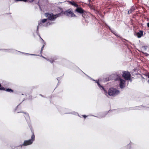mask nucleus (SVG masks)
Segmentation results:
<instances>
[{"mask_svg":"<svg viewBox=\"0 0 149 149\" xmlns=\"http://www.w3.org/2000/svg\"><path fill=\"white\" fill-rule=\"evenodd\" d=\"M58 78H57V80H58Z\"/></svg>","mask_w":149,"mask_h":149,"instance_id":"nucleus-40","label":"nucleus"},{"mask_svg":"<svg viewBox=\"0 0 149 149\" xmlns=\"http://www.w3.org/2000/svg\"><path fill=\"white\" fill-rule=\"evenodd\" d=\"M108 27L109 30L111 31V32H112V31H113V30L111 29V28L109 26H108Z\"/></svg>","mask_w":149,"mask_h":149,"instance_id":"nucleus-28","label":"nucleus"},{"mask_svg":"<svg viewBox=\"0 0 149 149\" xmlns=\"http://www.w3.org/2000/svg\"><path fill=\"white\" fill-rule=\"evenodd\" d=\"M64 15L68 16H70L71 17H76L75 15L72 11L71 8L69 9L64 11Z\"/></svg>","mask_w":149,"mask_h":149,"instance_id":"nucleus-6","label":"nucleus"},{"mask_svg":"<svg viewBox=\"0 0 149 149\" xmlns=\"http://www.w3.org/2000/svg\"><path fill=\"white\" fill-rule=\"evenodd\" d=\"M42 57L43 58L45 59H47V61H49L51 63H53V62L54 61V60H49V59H47L46 58L43 56H42Z\"/></svg>","mask_w":149,"mask_h":149,"instance_id":"nucleus-21","label":"nucleus"},{"mask_svg":"<svg viewBox=\"0 0 149 149\" xmlns=\"http://www.w3.org/2000/svg\"><path fill=\"white\" fill-rule=\"evenodd\" d=\"M21 104V103H20L17 106V108H16V109H17L18 107ZM15 111H16V112L17 113H20V112H22V111H17V109H16L15 110Z\"/></svg>","mask_w":149,"mask_h":149,"instance_id":"nucleus-23","label":"nucleus"},{"mask_svg":"<svg viewBox=\"0 0 149 149\" xmlns=\"http://www.w3.org/2000/svg\"><path fill=\"white\" fill-rule=\"evenodd\" d=\"M5 91H7V92H13V91L10 88H7L6 89V90H5Z\"/></svg>","mask_w":149,"mask_h":149,"instance_id":"nucleus-20","label":"nucleus"},{"mask_svg":"<svg viewBox=\"0 0 149 149\" xmlns=\"http://www.w3.org/2000/svg\"><path fill=\"white\" fill-rule=\"evenodd\" d=\"M135 7L132 6L129 10V12H130V13H132V12H133L135 10Z\"/></svg>","mask_w":149,"mask_h":149,"instance_id":"nucleus-16","label":"nucleus"},{"mask_svg":"<svg viewBox=\"0 0 149 149\" xmlns=\"http://www.w3.org/2000/svg\"><path fill=\"white\" fill-rule=\"evenodd\" d=\"M75 11L77 12L80 14H82L84 13V10L81 7H78V6L75 10Z\"/></svg>","mask_w":149,"mask_h":149,"instance_id":"nucleus-10","label":"nucleus"},{"mask_svg":"<svg viewBox=\"0 0 149 149\" xmlns=\"http://www.w3.org/2000/svg\"><path fill=\"white\" fill-rule=\"evenodd\" d=\"M4 50L5 52H12L14 51L12 49H4Z\"/></svg>","mask_w":149,"mask_h":149,"instance_id":"nucleus-17","label":"nucleus"},{"mask_svg":"<svg viewBox=\"0 0 149 149\" xmlns=\"http://www.w3.org/2000/svg\"><path fill=\"white\" fill-rule=\"evenodd\" d=\"M142 52L144 54H145L146 56H149V54H148L147 53H144L143 52Z\"/></svg>","mask_w":149,"mask_h":149,"instance_id":"nucleus-27","label":"nucleus"},{"mask_svg":"<svg viewBox=\"0 0 149 149\" xmlns=\"http://www.w3.org/2000/svg\"><path fill=\"white\" fill-rule=\"evenodd\" d=\"M148 78H149V75H148ZM148 82L149 84V79L148 81Z\"/></svg>","mask_w":149,"mask_h":149,"instance_id":"nucleus-34","label":"nucleus"},{"mask_svg":"<svg viewBox=\"0 0 149 149\" xmlns=\"http://www.w3.org/2000/svg\"><path fill=\"white\" fill-rule=\"evenodd\" d=\"M145 107L147 108H149V107Z\"/></svg>","mask_w":149,"mask_h":149,"instance_id":"nucleus-36","label":"nucleus"},{"mask_svg":"<svg viewBox=\"0 0 149 149\" xmlns=\"http://www.w3.org/2000/svg\"><path fill=\"white\" fill-rule=\"evenodd\" d=\"M5 89L3 87H1V84H0V90H5Z\"/></svg>","mask_w":149,"mask_h":149,"instance_id":"nucleus-22","label":"nucleus"},{"mask_svg":"<svg viewBox=\"0 0 149 149\" xmlns=\"http://www.w3.org/2000/svg\"><path fill=\"white\" fill-rule=\"evenodd\" d=\"M111 32L116 36L120 38V37L119 36V35H118L116 33L115 31L113 30V31H112Z\"/></svg>","mask_w":149,"mask_h":149,"instance_id":"nucleus-19","label":"nucleus"},{"mask_svg":"<svg viewBox=\"0 0 149 149\" xmlns=\"http://www.w3.org/2000/svg\"><path fill=\"white\" fill-rule=\"evenodd\" d=\"M122 76L126 80H128L130 79V74L127 71L123 72Z\"/></svg>","mask_w":149,"mask_h":149,"instance_id":"nucleus-7","label":"nucleus"},{"mask_svg":"<svg viewBox=\"0 0 149 149\" xmlns=\"http://www.w3.org/2000/svg\"><path fill=\"white\" fill-rule=\"evenodd\" d=\"M119 91L116 88H109L107 94L106 95L107 97L108 95L114 97L119 94Z\"/></svg>","mask_w":149,"mask_h":149,"instance_id":"nucleus-2","label":"nucleus"},{"mask_svg":"<svg viewBox=\"0 0 149 149\" xmlns=\"http://www.w3.org/2000/svg\"><path fill=\"white\" fill-rule=\"evenodd\" d=\"M89 78H90V79L91 80H93V81H95V80H94V79H92V78H91V77H89Z\"/></svg>","mask_w":149,"mask_h":149,"instance_id":"nucleus-30","label":"nucleus"},{"mask_svg":"<svg viewBox=\"0 0 149 149\" xmlns=\"http://www.w3.org/2000/svg\"><path fill=\"white\" fill-rule=\"evenodd\" d=\"M131 145H132V144L131 143H130V144H128L127 145V148H128L129 149H130Z\"/></svg>","mask_w":149,"mask_h":149,"instance_id":"nucleus-24","label":"nucleus"},{"mask_svg":"<svg viewBox=\"0 0 149 149\" xmlns=\"http://www.w3.org/2000/svg\"><path fill=\"white\" fill-rule=\"evenodd\" d=\"M24 113H25V115L24 116V117H25L26 119V120L27 123L29 122L30 119L29 114L28 113H26V112Z\"/></svg>","mask_w":149,"mask_h":149,"instance_id":"nucleus-12","label":"nucleus"},{"mask_svg":"<svg viewBox=\"0 0 149 149\" xmlns=\"http://www.w3.org/2000/svg\"><path fill=\"white\" fill-rule=\"evenodd\" d=\"M16 1H24V2H26L27 1V0H15Z\"/></svg>","mask_w":149,"mask_h":149,"instance_id":"nucleus-26","label":"nucleus"},{"mask_svg":"<svg viewBox=\"0 0 149 149\" xmlns=\"http://www.w3.org/2000/svg\"><path fill=\"white\" fill-rule=\"evenodd\" d=\"M82 116L85 118L87 117V116L85 115H83Z\"/></svg>","mask_w":149,"mask_h":149,"instance_id":"nucleus-29","label":"nucleus"},{"mask_svg":"<svg viewBox=\"0 0 149 149\" xmlns=\"http://www.w3.org/2000/svg\"><path fill=\"white\" fill-rule=\"evenodd\" d=\"M70 3L75 7H77L78 6V4L74 1H68Z\"/></svg>","mask_w":149,"mask_h":149,"instance_id":"nucleus-13","label":"nucleus"},{"mask_svg":"<svg viewBox=\"0 0 149 149\" xmlns=\"http://www.w3.org/2000/svg\"><path fill=\"white\" fill-rule=\"evenodd\" d=\"M39 36L40 37V39L42 40V44L43 45V46H42V48H41V51H40V54H41L40 56V55H36V54H29L25 53H23V54H25L26 55H36V56H42V50L43 49L44 47L45 46V41H44L43 40L41 37H40V35H39Z\"/></svg>","mask_w":149,"mask_h":149,"instance_id":"nucleus-8","label":"nucleus"},{"mask_svg":"<svg viewBox=\"0 0 149 149\" xmlns=\"http://www.w3.org/2000/svg\"><path fill=\"white\" fill-rule=\"evenodd\" d=\"M64 11H61L60 13H58V14H56V16L57 18L60 17L61 16H62L64 15Z\"/></svg>","mask_w":149,"mask_h":149,"instance_id":"nucleus-15","label":"nucleus"},{"mask_svg":"<svg viewBox=\"0 0 149 149\" xmlns=\"http://www.w3.org/2000/svg\"><path fill=\"white\" fill-rule=\"evenodd\" d=\"M38 24L36 30V33L39 36L40 35L38 33V29L39 27L42 26L46 27L52 25L53 24V23L50 22L48 21L47 19H42L41 21H38Z\"/></svg>","mask_w":149,"mask_h":149,"instance_id":"nucleus-1","label":"nucleus"},{"mask_svg":"<svg viewBox=\"0 0 149 149\" xmlns=\"http://www.w3.org/2000/svg\"><path fill=\"white\" fill-rule=\"evenodd\" d=\"M147 46H142V48H143L145 50H146L147 49Z\"/></svg>","mask_w":149,"mask_h":149,"instance_id":"nucleus-25","label":"nucleus"},{"mask_svg":"<svg viewBox=\"0 0 149 149\" xmlns=\"http://www.w3.org/2000/svg\"><path fill=\"white\" fill-rule=\"evenodd\" d=\"M128 13L129 14H130L131 13H130V12H129V10L128 11Z\"/></svg>","mask_w":149,"mask_h":149,"instance_id":"nucleus-35","label":"nucleus"},{"mask_svg":"<svg viewBox=\"0 0 149 149\" xmlns=\"http://www.w3.org/2000/svg\"><path fill=\"white\" fill-rule=\"evenodd\" d=\"M31 1H34V0H31Z\"/></svg>","mask_w":149,"mask_h":149,"instance_id":"nucleus-37","label":"nucleus"},{"mask_svg":"<svg viewBox=\"0 0 149 149\" xmlns=\"http://www.w3.org/2000/svg\"><path fill=\"white\" fill-rule=\"evenodd\" d=\"M117 77L115 79L116 81H120V82L119 84V86L120 88H123L125 87V81L121 79L120 76L117 75Z\"/></svg>","mask_w":149,"mask_h":149,"instance_id":"nucleus-4","label":"nucleus"},{"mask_svg":"<svg viewBox=\"0 0 149 149\" xmlns=\"http://www.w3.org/2000/svg\"><path fill=\"white\" fill-rule=\"evenodd\" d=\"M72 114H74V115H76V114H78V113H77L74 112V113H72Z\"/></svg>","mask_w":149,"mask_h":149,"instance_id":"nucleus-32","label":"nucleus"},{"mask_svg":"<svg viewBox=\"0 0 149 149\" xmlns=\"http://www.w3.org/2000/svg\"><path fill=\"white\" fill-rule=\"evenodd\" d=\"M24 95V94H23V93H22V95Z\"/></svg>","mask_w":149,"mask_h":149,"instance_id":"nucleus-38","label":"nucleus"},{"mask_svg":"<svg viewBox=\"0 0 149 149\" xmlns=\"http://www.w3.org/2000/svg\"><path fill=\"white\" fill-rule=\"evenodd\" d=\"M46 17H47V20L53 21H54L57 18L56 14L54 15L52 13H47L46 14Z\"/></svg>","mask_w":149,"mask_h":149,"instance_id":"nucleus-5","label":"nucleus"},{"mask_svg":"<svg viewBox=\"0 0 149 149\" xmlns=\"http://www.w3.org/2000/svg\"><path fill=\"white\" fill-rule=\"evenodd\" d=\"M94 116V117H96V116Z\"/></svg>","mask_w":149,"mask_h":149,"instance_id":"nucleus-39","label":"nucleus"},{"mask_svg":"<svg viewBox=\"0 0 149 149\" xmlns=\"http://www.w3.org/2000/svg\"><path fill=\"white\" fill-rule=\"evenodd\" d=\"M142 107H143V106H139L138 107H136L134 108L133 109H141V108Z\"/></svg>","mask_w":149,"mask_h":149,"instance_id":"nucleus-18","label":"nucleus"},{"mask_svg":"<svg viewBox=\"0 0 149 149\" xmlns=\"http://www.w3.org/2000/svg\"><path fill=\"white\" fill-rule=\"evenodd\" d=\"M95 81V83H97V85L98 86H99V87L100 88L101 90H103L104 92V93L105 94V95H107V91H106L105 89H104V87L103 86H101L100 84L99 83V80H95V81Z\"/></svg>","mask_w":149,"mask_h":149,"instance_id":"nucleus-9","label":"nucleus"},{"mask_svg":"<svg viewBox=\"0 0 149 149\" xmlns=\"http://www.w3.org/2000/svg\"><path fill=\"white\" fill-rule=\"evenodd\" d=\"M41 95V96H42L41 95Z\"/></svg>","mask_w":149,"mask_h":149,"instance_id":"nucleus-42","label":"nucleus"},{"mask_svg":"<svg viewBox=\"0 0 149 149\" xmlns=\"http://www.w3.org/2000/svg\"><path fill=\"white\" fill-rule=\"evenodd\" d=\"M67 110L65 108L61 109L60 110V111H61V113H63V114L69 113H68L67 112Z\"/></svg>","mask_w":149,"mask_h":149,"instance_id":"nucleus-14","label":"nucleus"},{"mask_svg":"<svg viewBox=\"0 0 149 149\" xmlns=\"http://www.w3.org/2000/svg\"><path fill=\"white\" fill-rule=\"evenodd\" d=\"M40 10H42V9H41V8H40Z\"/></svg>","mask_w":149,"mask_h":149,"instance_id":"nucleus-41","label":"nucleus"},{"mask_svg":"<svg viewBox=\"0 0 149 149\" xmlns=\"http://www.w3.org/2000/svg\"><path fill=\"white\" fill-rule=\"evenodd\" d=\"M143 31L140 30L139 32L136 33V36L138 38H141L143 35Z\"/></svg>","mask_w":149,"mask_h":149,"instance_id":"nucleus-11","label":"nucleus"},{"mask_svg":"<svg viewBox=\"0 0 149 149\" xmlns=\"http://www.w3.org/2000/svg\"><path fill=\"white\" fill-rule=\"evenodd\" d=\"M35 135L34 133H33L31 139L29 140H25L23 144L20 145V146L21 148H22L23 146H26L31 145L35 141Z\"/></svg>","mask_w":149,"mask_h":149,"instance_id":"nucleus-3","label":"nucleus"},{"mask_svg":"<svg viewBox=\"0 0 149 149\" xmlns=\"http://www.w3.org/2000/svg\"><path fill=\"white\" fill-rule=\"evenodd\" d=\"M105 116H102L101 117H99L100 118H102V117H105Z\"/></svg>","mask_w":149,"mask_h":149,"instance_id":"nucleus-33","label":"nucleus"},{"mask_svg":"<svg viewBox=\"0 0 149 149\" xmlns=\"http://www.w3.org/2000/svg\"><path fill=\"white\" fill-rule=\"evenodd\" d=\"M147 26L149 28V22L147 24Z\"/></svg>","mask_w":149,"mask_h":149,"instance_id":"nucleus-31","label":"nucleus"}]
</instances>
